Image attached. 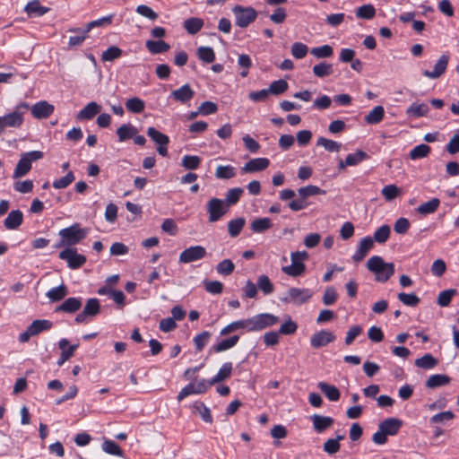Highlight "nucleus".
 <instances>
[{
	"label": "nucleus",
	"instance_id": "nucleus-1",
	"mask_svg": "<svg viewBox=\"0 0 459 459\" xmlns=\"http://www.w3.org/2000/svg\"><path fill=\"white\" fill-rule=\"evenodd\" d=\"M367 268L375 273L376 281L378 282L387 281L394 273V264L385 263L379 255H373L367 262Z\"/></svg>",
	"mask_w": 459,
	"mask_h": 459
},
{
	"label": "nucleus",
	"instance_id": "nucleus-2",
	"mask_svg": "<svg viewBox=\"0 0 459 459\" xmlns=\"http://www.w3.org/2000/svg\"><path fill=\"white\" fill-rule=\"evenodd\" d=\"M230 375H216V377L211 381L205 379H195L187 384L178 394V400L180 402L187 396L193 394H201L205 393L208 388L216 382L224 380Z\"/></svg>",
	"mask_w": 459,
	"mask_h": 459
},
{
	"label": "nucleus",
	"instance_id": "nucleus-3",
	"mask_svg": "<svg viewBox=\"0 0 459 459\" xmlns=\"http://www.w3.org/2000/svg\"><path fill=\"white\" fill-rule=\"evenodd\" d=\"M325 190L321 189L317 186L308 185L302 186L298 189L299 198L290 201L288 204V207L293 212L301 211L308 206L307 198L317 195H325Z\"/></svg>",
	"mask_w": 459,
	"mask_h": 459
},
{
	"label": "nucleus",
	"instance_id": "nucleus-4",
	"mask_svg": "<svg viewBox=\"0 0 459 459\" xmlns=\"http://www.w3.org/2000/svg\"><path fill=\"white\" fill-rule=\"evenodd\" d=\"M29 108L30 105L28 103L22 102L16 107L14 111L4 116H0V134L7 127H20L23 123V110Z\"/></svg>",
	"mask_w": 459,
	"mask_h": 459
},
{
	"label": "nucleus",
	"instance_id": "nucleus-5",
	"mask_svg": "<svg viewBox=\"0 0 459 459\" xmlns=\"http://www.w3.org/2000/svg\"><path fill=\"white\" fill-rule=\"evenodd\" d=\"M88 234L89 230L81 228L79 223H74L59 231V236L64 238V242L66 243L67 247L79 244Z\"/></svg>",
	"mask_w": 459,
	"mask_h": 459
},
{
	"label": "nucleus",
	"instance_id": "nucleus-6",
	"mask_svg": "<svg viewBox=\"0 0 459 459\" xmlns=\"http://www.w3.org/2000/svg\"><path fill=\"white\" fill-rule=\"evenodd\" d=\"M43 157L44 153L40 151H31L22 153L14 169L13 178H18L24 177L31 169L32 162L37 161Z\"/></svg>",
	"mask_w": 459,
	"mask_h": 459
},
{
	"label": "nucleus",
	"instance_id": "nucleus-7",
	"mask_svg": "<svg viewBox=\"0 0 459 459\" xmlns=\"http://www.w3.org/2000/svg\"><path fill=\"white\" fill-rule=\"evenodd\" d=\"M312 296L313 292L309 289L291 287L285 296L280 298V300L284 304L291 303L295 306H300L307 303Z\"/></svg>",
	"mask_w": 459,
	"mask_h": 459
},
{
	"label": "nucleus",
	"instance_id": "nucleus-8",
	"mask_svg": "<svg viewBox=\"0 0 459 459\" xmlns=\"http://www.w3.org/2000/svg\"><path fill=\"white\" fill-rule=\"evenodd\" d=\"M232 13L235 15L236 25L240 28H247L257 17V12L251 6L235 5L232 8Z\"/></svg>",
	"mask_w": 459,
	"mask_h": 459
},
{
	"label": "nucleus",
	"instance_id": "nucleus-9",
	"mask_svg": "<svg viewBox=\"0 0 459 459\" xmlns=\"http://www.w3.org/2000/svg\"><path fill=\"white\" fill-rule=\"evenodd\" d=\"M206 211L209 214V222H216L228 212L229 209L223 200L214 197L207 202Z\"/></svg>",
	"mask_w": 459,
	"mask_h": 459
},
{
	"label": "nucleus",
	"instance_id": "nucleus-10",
	"mask_svg": "<svg viewBox=\"0 0 459 459\" xmlns=\"http://www.w3.org/2000/svg\"><path fill=\"white\" fill-rule=\"evenodd\" d=\"M58 257L67 262L70 269L75 270L82 267L86 263V257L78 254L76 248L66 247L59 253Z\"/></svg>",
	"mask_w": 459,
	"mask_h": 459
},
{
	"label": "nucleus",
	"instance_id": "nucleus-11",
	"mask_svg": "<svg viewBox=\"0 0 459 459\" xmlns=\"http://www.w3.org/2000/svg\"><path fill=\"white\" fill-rule=\"evenodd\" d=\"M252 332L262 331L279 322V317L269 313H262L250 317Z\"/></svg>",
	"mask_w": 459,
	"mask_h": 459
},
{
	"label": "nucleus",
	"instance_id": "nucleus-12",
	"mask_svg": "<svg viewBox=\"0 0 459 459\" xmlns=\"http://www.w3.org/2000/svg\"><path fill=\"white\" fill-rule=\"evenodd\" d=\"M206 255V249L203 246H192L180 253L178 261L179 263L189 264L204 258Z\"/></svg>",
	"mask_w": 459,
	"mask_h": 459
},
{
	"label": "nucleus",
	"instance_id": "nucleus-13",
	"mask_svg": "<svg viewBox=\"0 0 459 459\" xmlns=\"http://www.w3.org/2000/svg\"><path fill=\"white\" fill-rule=\"evenodd\" d=\"M100 312V300L96 298H91L86 301L83 310L75 316L74 321L77 324L84 323L87 317H94Z\"/></svg>",
	"mask_w": 459,
	"mask_h": 459
},
{
	"label": "nucleus",
	"instance_id": "nucleus-14",
	"mask_svg": "<svg viewBox=\"0 0 459 459\" xmlns=\"http://www.w3.org/2000/svg\"><path fill=\"white\" fill-rule=\"evenodd\" d=\"M449 59L450 56L448 54H443L435 64L433 69L431 71L424 70L422 74L429 79L434 80L439 78L446 71Z\"/></svg>",
	"mask_w": 459,
	"mask_h": 459
},
{
	"label": "nucleus",
	"instance_id": "nucleus-15",
	"mask_svg": "<svg viewBox=\"0 0 459 459\" xmlns=\"http://www.w3.org/2000/svg\"><path fill=\"white\" fill-rule=\"evenodd\" d=\"M334 340L335 335L332 332L328 330H321L312 335L310 339V345L315 349H318L326 346Z\"/></svg>",
	"mask_w": 459,
	"mask_h": 459
},
{
	"label": "nucleus",
	"instance_id": "nucleus-16",
	"mask_svg": "<svg viewBox=\"0 0 459 459\" xmlns=\"http://www.w3.org/2000/svg\"><path fill=\"white\" fill-rule=\"evenodd\" d=\"M373 247H374V240L372 239V238L369 236L363 238L359 241L357 250L352 255V260L355 263L361 262Z\"/></svg>",
	"mask_w": 459,
	"mask_h": 459
},
{
	"label": "nucleus",
	"instance_id": "nucleus-17",
	"mask_svg": "<svg viewBox=\"0 0 459 459\" xmlns=\"http://www.w3.org/2000/svg\"><path fill=\"white\" fill-rule=\"evenodd\" d=\"M82 305V299L80 297H70L66 299L62 304L55 308L56 313L65 312L74 314L78 311Z\"/></svg>",
	"mask_w": 459,
	"mask_h": 459
},
{
	"label": "nucleus",
	"instance_id": "nucleus-18",
	"mask_svg": "<svg viewBox=\"0 0 459 459\" xmlns=\"http://www.w3.org/2000/svg\"><path fill=\"white\" fill-rule=\"evenodd\" d=\"M31 115L37 119L48 117L54 112V106L46 100L35 103L31 108Z\"/></svg>",
	"mask_w": 459,
	"mask_h": 459
},
{
	"label": "nucleus",
	"instance_id": "nucleus-19",
	"mask_svg": "<svg viewBox=\"0 0 459 459\" xmlns=\"http://www.w3.org/2000/svg\"><path fill=\"white\" fill-rule=\"evenodd\" d=\"M270 160L267 158H255L247 161L241 169L244 173L263 171L268 168Z\"/></svg>",
	"mask_w": 459,
	"mask_h": 459
},
{
	"label": "nucleus",
	"instance_id": "nucleus-20",
	"mask_svg": "<svg viewBox=\"0 0 459 459\" xmlns=\"http://www.w3.org/2000/svg\"><path fill=\"white\" fill-rule=\"evenodd\" d=\"M170 96L176 101L185 104L194 98L195 91L188 83H186L180 88L172 91Z\"/></svg>",
	"mask_w": 459,
	"mask_h": 459
},
{
	"label": "nucleus",
	"instance_id": "nucleus-21",
	"mask_svg": "<svg viewBox=\"0 0 459 459\" xmlns=\"http://www.w3.org/2000/svg\"><path fill=\"white\" fill-rule=\"evenodd\" d=\"M23 222V213L20 210L9 212L4 221V226L9 230H17Z\"/></svg>",
	"mask_w": 459,
	"mask_h": 459
},
{
	"label": "nucleus",
	"instance_id": "nucleus-22",
	"mask_svg": "<svg viewBox=\"0 0 459 459\" xmlns=\"http://www.w3.org/2000/svg\"><path fill=\"white\" fill-rule=\"evenodd\" d=\"M101 110V106L95 101L88 103L82 110H80L76 118L78 120H91Z\"/></svg>",
	"mask_w": 459,
	"mask_h": 459
},
{
	"label": "nucleus",
	"instance_id": "nucleus-23",
	"mask_svg": "<svg viewBox=\"0 0 459 459\" xmlns=\"http://www.w3.org/2000/svg\"><path fill=\"white\" fill-rule=\"evenodd\" d=\"M50 8L40 4L39 0L30 1L24 7L29 17H41L49 12Z\"/></svg>",
	"mask_w": 459,
	"mask_h": 459
},
{
	"label": "nucleus",
	"instance_id": "nucleus-24",
	"mask_svg": "<svg viewBox=\"0 0 459 459\" xmlns=\"http://www.w3.org/2000/svg\"><path fill=\"white\" fill-rule=\"evenodd\" d=\"M313 428L317 433H322L325 429H329L333 423V419L329 416H322L319 414H314L311 416Z\"/></svg>",
	"mask_w": 459,
	"mask_h": 459
},
{
	"label": "nucleus",
	"instance_id": "nucleus-25",
	"mask_svg": "<svg viewBox=\"0 0 459 459\" xmlns=\"http://www.w3.org/2000/svg\"><path fill=\"white\" fill-rule=\"evenodd\" d=\"M402 420L395 418H388L379 424V429L387 436L395 435L402 427Z\"/></svg>",
	"mask_w": 459,
	"mask_h": 459
},
{
	"label": "nucleus",
	"instance_id": "nucleus-26",
	"mask_svg": "<svg viewBox=\"0 0 459 459\" xmlns=\"http://www.w3.org/2000/svg\"><path fill=\"white\" fill-rule=\"evenodd\" d=\"M58 346H59V349L62 351L61 359L58 363L62 364L65 360L69 359L74 355L75 350L79 346V343L70 345L69 341L65 338H63L59 341Z\"/></svg>",
	"mask_w": 459,
	"mask_h": 459
},
{
	"label": "nucleus",
	"instance_id": "nucleus-27",
	"mask_svg": "<svg viewBox=\"0 0 459 459\" xmlns=\"http://www.w3.org/2000/svg\"><path fill=\"white\" fill-rule=\"evenodd\" d=\"M437 363L438 360L430 353L424 354L414 362L415 366L422 370H431Z\"/></svg>",
	"mask_w": 459,
	"mask_h": 459
},
{
	"label": "nucleus",
	"instance_id": "nucleus-28",
	"mask_svg": "<svg viewBox=\"0 0 459 459\" xmlns=\"http://www.w3.org/2000/svg\"><path fill=\"white\" fill-rule=\"evenodd\" d=\"M138 133V129L131 124H124L117 129L119 142H126L132 139Z\"/></svg>",
	"mask_w": 459,
	"mask_h": 459
},
{
	"label": "nucleus",
	"instance_id": "nucleus-29",
	"mask_svg": "<svg viewBox=\"0 0 459 459\" xmlns=\"http://www.w3.org/2000/svg\"><path fill=\"white\" fill-rule=\"evenodd\" d=\"M429 111V108L425 103L413 102L406 109V114L409 117H426Z\"/></svg>",
	"mask_w": 459,
	"mask_h": 459
},
{
	"label": "nucleus",
	"instance_id": "nucleus-30",
	"mask_svg": "<svg viewBox=\"0 0 459 459\" xmlns=\"http://www.w3.org/2000/svg\"><path fill=\"white\" fill-rule=\"evenodd\" d=\"M385 117L383 106H376L369 113L365 116L364 121L368 125L379 124Z\"/></svg>",
	"mask_w": 459,
	"mask_h": 459
},
{
	"label": "nucleus",
	"instance_id": "nucleus-31",
	"mask_svg": "<svg viewBox=\"0 0 459 459\" xmlns=\"http://www.w3.org/2000/svg\"><path fill=\"white\" fill-rule=\"evenodd\" d=\"M68 294L67 287L62 283L57 287L50 289L46 296L49 299L50 302H58L62 300Z\"/></svg>",
	"mask_w": 459,
	"mask_h": 459
},
{
	"label": "nucleus",
	"instance_id": "nucleus-32",
	"mask_svg": "<svg viewBox=\"0 0 459 459\" xmlns=\"http://www.w3.org/2000/svg\"><path fill=\"white\" fill-rule=\"evenodd\" d=\"M125 105L127 111L133 114H141L145 109V102L138 97L126 100Z\"/></svg>",
	"mask_w": 459,
	"mask_h": 459
},
{
	"label": "nucleus",
	"instance_id": "nucleus-33",
	"mask_svg": "<svg viewBox=\"0 0 459 459\" xmlns=\"http://www.w3.org/2000/svg\"><path fill=\"white\" fill-rule=\"evenodd\" d=\"M272 226L273 222L270 218H257L251 222L250 230L254 233H264L271 229Z\"/></svg>",
	"mask_w": 459,
	"mask_h": 459
},
{
	"label": "nucleus",
	"instance_id": "nucleus-34",
	"mask_svg": "<svg viewBox=\"0 0 459 459\" xmlns=\"http://www.w3.org/2000/svg\"><path fill=\"white\" fill-rule=\"evenodd\" d=\"M53 326V323L47 319H37L34 320L30 325V332L34 336L38 335L39 333L48 331L51 329Z\"/></svg>",
	"mask_w": 459,
	"mask_h": 459
},
{
	"label": "nucleus",
	"instance_id": "nucleus-35",
	"mask_svg": "<svg viewBox=\"0 0 459 459\" xmlns=\"http://www.w3.org/2000/svg\"><path fill=\"white\" fill-rule=\"evenodd\" d=\"M146 48L147 49L152 53V54H161V53H165L167 52L169 48H170V46L165 42L164 40H147L146 43Z\"/></svg>",
	"mask_w": 459,
	"mask_h": 459
},
{
	"label": "nucleus",
	"instance_id": "nucleus-36",
	"mask_svg": "<svg viewBox=\"0 0 459 459\" xmlns=\"http://www.w3.org/2000/svg\"><path fill=\"white\" fill-rule=\"evenodd\" d=\"M69 32L78 33L77 36H71L69 38L68 47L74 48L81 46L85 39L87 38V34L89 32H84V29L82 28H70L68 30Z\"/></svg>",
	"mask_w": 459,
	"mask_h": 459
},
{
	"label": "nucleus",
	"instance_id": "nucleus-37",
	"mask_svg": "<svg viewBox=\"0 0 459 459\" xmlns=\"http://www.w3.org/2000/svg\"><path fill=\"white\" fill-rule=\"evenodd\" d=\"M204 26V21L201 18L192 17L184 22L185 30L191 35L196 34Z\"/></svg>",
	"mask_w": 459,
	"mask_h": 459
},
{
	"label": "nucleus",
	"instance_id": "nucleus-38",
	"mask_svg": "<svg viewBox=\"0 0 459 459\" xmlns=\"http://www.w3.org/2000/svg\"><path fill=\"white\" fill-rule=\"evenodd\" d=\"M239 340L238 335H232L230 338L222 339L213 345V350L216 352L225 351L234 347Z\"/></svg>",
	"mask_w": 459,
	"mask_h": 459
},
{
	"label": "nucleus",
	"instance_id": "nucleus-39",
	"mask_svg": "<svg viewBox=\"0 0 459 459\" xmlns=\"http://www.w3.org/2000/svg\"><path fill=\"white\" fill-rule=\"evenodd\" d=\"M439 204L440 200L438 198H432L431 200L418 206L417 212L422 215L431 214L437 210Z\"/></svg>",
	"mask_w": 459,
	"mask_h": 459
},
{
	"label": "nucleus",
	"instance_id": "nucleus-40",
	"mask_svg": "<svg viewBox=\"0 0 459 459\" xmlns=\"http://www.w3.org/2000/svg\"><path fill=\"white\" fill-rule=\"evenodd\" d=\"M236 175L237 170L231 165H219L215 170V177L220 179H230Z\"/></svg>",
	"mask_w": 459,
	"mask_h": 459
},
{
	"label": "nucleus",
	"instance_id": "nucleus-41",
	"mask_svg": "<svg viewBox=\"0 0 459 459\" xmlns=\"http://www.w3.org/2000/svg\"><path fill=\"white\" fill-rule=\"evenodd\" d=\"M245 224H246V220L243 217H239V218L230 221L228 223L229 235L231 238L238 237L240 234Z\"/></svg>",
	"mask_w": 459,
	"mask_h": 459
},
{
	"label": "nucleus",
	"instance_id": "nucleus-42",
	"mask_svg": "<svg viewBox=\"0 0 459 459\" xmlns=\"http://www.w3.org/2000/svg\"><path fill=\"white\" fill-rule=\"evenodd\" d=\"M147 135L158 145H168L169 143L168 135L152 126L147 129Z\"/></svg>",
	"mask_w": 459,
	"mask_h": 459
},
{
	"label": "nucleus",
	"instance_id": "nucleus-43",
	"mask_svg": "<svg viewBox=\"0 0 459 459\" xmlns=\"http://www.w3.org/2000/svg\"><path fill=\"white\" fill-rule=\"evenodd\" d=\"M318 387L330 401L335 402L339 400L340 392L334 385L320 382Z\"/></svg>",
	"mask_w": 459,
	"mask_h": 459
},
{
	"label": "nucleus",
	"instance_id": "nucleus-44",
	"mask_svg": "<svg viewBox=\"0 0 459 459\" xmlns=\"http://www.w3.org/2000/svg\"><path fill=\"white\" fill-rule=\"evenodd\" d=\"M450 382V378L446 375H431L426 382V386L430 389H435L444 386Z\"/></svg>",
	"mask_w": 459,
	"mask_h": 459
},
{
	"label": "nucleus",
	"instance_id": "nucleus-45",
	"mask_svg": "<svg viewBox=\"0 0 459 459\" xmlns=\"http://www.w3.org/2000/svg\"><path fill=\"white\" fill-rule=\"evenodd\" d=\"M243 192L244 190L241 187H234L229 189L226 193L225 200H223L225 205H227L229 208L230 206L238 204Z\"/></svg>",
	"mask_w": 459,
	"mask_h": 459
},
{
	"label": "nucleus",
	"instance_id": "nucleus-46",
	"mask_svg": "<svg viewBox=\"0 0 459 459\" xmlns=\"http://www.w3.org/2000/svg\"><path fill=\"white\" fill-rule=\"evenodd\" d=\"M306 270V265L304 263L295 262L291 260V264L288 266H283L282 271L292 277L300 276L304 273Z\"/></svg>",
	"mask_w": 459,
	"mask_h": 459
},
{
	"label": "nucleus",
	"instance_id": "nucleus-47",
	"mask_svg": "<svg viewBox=\"0 0 459 459\" xmlns=\"http://www.w3.org/2000/svg\"><path fill=\"white\" fill-rule=\"evenodd\" d=\"M390 233V227L387 224L382 225L374 232L372 239L378 244H384L388 240Z\"/></svg>",
	"mask_w": 459,
	"mask_h": 459
},
{
	"label": "nucleus",
	"instance_id": "nucleus-48",
	"mask_svg": "<svg viewBox=\"0 0 459 459\" xmlns=\"http://www.w3.org/2000/svg\"><path fill=\"white\" fill-rule=\"evenodd\" d=\"M431 149L428 144L421 143L411 150L409 156L411 160H419L427 157Z\"/></svg>",
	"mask_w": 459,
	"mask_h": 459
},
{
	"label": "nucleus",
	"instance_id": "nucleus-49",
	"mask_svg": "<svg viewBox=\"0 0 459 459\" xmlns=\"http://www.w3.org/2000/svg\"><path fill=\"white\" fill-rule=\"evenodd\" d=\"M257 287L264 295H270L273 292L274 287L269 277L262 274L257 279Z\"/></svg>",
	"mask_w": 459,
	"mask_h": 459
},
{
	"label": "nucleus",
	"instance_id": "nucleus-50",
	"mask_svg": "<svg viewBox=\"0 0 459 459\" xmlns=\"http://www.w3.org/2000/svg\"><path fill=\"white\" fill-rule=\"evenodd\" d=\"M113 16V14H110L90 22L84 28V32H90L93 28L107 27L110 25L112 23Z\"/></svg>",
	"mask_w": 459,
	"mask_h": 459
},
{
	"label": "nucleus",
	"instance_id": "nucleus-51",
	"mask_svg": "<svg viewBox=\"0 0 459 459\" xmlns=\"http://www.w3.org/2000/svg\"><path fill=\"white\" fill-rule=\"evenodd\" d=\"M317 146L324 147L326 151L331 152H338L341 149L342 144L338 142H335L331 139H327L325 137H319L316 142Z\"/></svg>",
	"mask_w": 459,
	"mask_h": 459
},
{
	"label": "nucleus",
	"instance_id": "nucleus-52",
	"mask_svg": "<svg viewBox=\"0 0 459 459\" xmlns=\"http://www.w3.org/2000/svg\"><path fill=\"white\" fill-rule=\"evenodd\" d=\"M368 158L369 156L367 152L358 150L356 152L350 153L346 156V164H349V166H356Z\"/></svg>",
	"mask_w": 459,
	"mask_h": 459
},
{
	"label": "nucleus",
	"instance_id": "nucleus-53",
	"mask_svg": "<svg viewBox=\"0 0 459 459\" xmlns=\"http://www.w3.org/2000/svg\"><path fill=\"white\" fill-rule=\"evenodd\" d=\"M376 15L375 7L370 4H363L356 10V16L359 19L370 20Z\"/></svg>",
	"mask_w": 459,
	"mask_h": 459
},
{
	"label": "nucleus",
	"instance_id": "nucleus-54",
	"mask_svg": "<svg viewBox=\"0 0 459 459\" xmlns=\"http://www.w3.org/2000/svg\"><path fill=\"white\" fill-rule=\"evenodd\" d=\"M197 56L206 64H211L215 60V53L211 47H200L197 49Z\"/></svg>",
	"mask_w": 459,
	"mask_h": 459
},
{
	"label": "nucleus",
	"instance_id": "nucleus-55",
	"mask_svg": "<svg viewBox=\"0 0 459 459\" xmlns=\"http://www.w3.org/2000/svg\"><path fill=\"white\" fill-rule=\"evenodd\" d=\"M397 298L403 305L412 307H417L420 302V298L414 293L401 292Z\"/></svg>",
	"mask_w": 459,
	"mask_h": 459
},
{
	"label": "nucleus",
	"instance_id": "nucleus-56",
	"mask_svg": "<svg viewBox=\"0 0 459 459\" xmlns=\"http://www.w3.org/2000/svg\"><path fill=\"white\" fill-rule=\"evenodd\" d=\"M333 73V65L331 64L321 62L313 66V74L319 78L330 75Z\"/></svg>",
	"mask_w": 459,
	"mask_h": 459
},
{
	"label": "nucleus",
	"instance_id": "nucleus-57",
	"mask_svg": "<svg viewBox=\"0 0 459 459\" xmlns=\"http://www.w3.org/2000/svg\"><path fill=\"white\" fill-rule=\"evenodd\" d=\"M456 292L455 289H448L441 291L437 296V304L442 307H448L451 303L452 298L456 294Z\"/></svg>",
	"mask_w": 459,
	"mask_h": 459
},
{
	"label": "nucleus",
	"instance_id": "nucleus-58",
	"mask_svg": "<svg viewBox=\"0 0 459 459\" xmlns=\"http://www.w3.org/2000/svg\"><path fill=\"white\" fill-rule=\"evenodd\" d=\"M288 87H289V84L285 80L279 79V80L273 81L270 84V86L268 88V91L270 92V94L281 95L288 90Z\"/></svg>",
	"mask_w": 459,
	"mask_h": 459
},
{
	"label": "nucleus",
	"instance_id": "nucleus-59",
	"mask_svg": "<svg viewBox=\"0 0 459 459\" xmlns=\"http://www.w3.org/2000/svg\"><path fill=\"white\" fill-rule=\"evenodd\" d=\"M235 264L230 259H224L220 262L216 266V271L219 274L228 276L233 273Z\"/></svg>",
	"mask_w": 459,
	"mask_h": 459
},
{
	"label": "nucleus",
	"instance_id": "nucleus-60",
	"mask_svg": "<svg viewBox=\"0 0 459 459\" xmlns=\"http://www.w3.org/2000/svg\"><path fill=\"white\" fill-rule=\"evenodd\" d=\"M75 179V176L73 171H69L65 176L56 179L53 182V187L56 189H64L70 186Z\"/></svg>",
	"mask_w": 459,
	"mask_h": 459
},
{
	"label": "nucleus",
	"instance_id": "nucleus-61",
	"mask_svg": "<svg viewBox=\"0 0 459 459\" xmlns=\"http://www.w3.org/2000/svg\"><path fill=\"white\" fill-rule=\"evenodd\" d=\"M400 188L394 184L385 186L381 190L382 195L387 202L394 200L400 195Z\"/></svg>",
	"mask_w": 459,
	"mask_h": 459
},
{
	"label": "nucleus",
	"instance_id": "nucleus-62",
	"mask_svg": "<svg viewBox=\"0 0 459 459\" xmlns=\"http://www.w3.org/2000/svg\"><path fill=\"white\" fill-rule=\"evenodd\" d=\"M310 53L317 58H326L333 56V49L330 45H323L311 48Z\"/></svg>",
	"mask_w": 459,
	"mask_h": 459
},
{
	"label": "nucleus",
	"instance_id": "nucleus-63",
	"mask_svg": "<svg viewBox=\"0 0 459 459\" xmlns=\"http://www.w3.org/2000/svg\"><path fill=\"white\" fill-rule=\"evenodd\" d=\"M201 159L195 155H185L182 158V166L186 169H196L200 166Z\"/></svg>",
	"mask_w": 459,
	"mask_h": 459
},
{
	"label": "nucleus",
	"instance_id": "nucleus-64",
	"mask_svg": "<svg viewBox=\"0 0 459 459\" xmlns=\"http://www.w3.org/2000/svg\"><path fill=\"white\" fill-rule=\"evenodd\" d=\"M122 49L117 46H111L102 53V61H113L122 56Z\"/></svg>",
	"mask_w": 459,
	"mask_h": 459
}]
</instances>
